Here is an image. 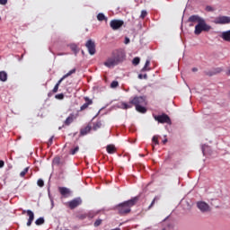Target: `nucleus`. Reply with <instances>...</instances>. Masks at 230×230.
Segmentation results:
<instances>
[{
	"label": "nucleus",
	"instance_id": "nucleus-48",
	"mask_svg": "<svg viewBox=\"0 0 230 230\" xmlns=\"http://www.w3.org/2000/svg\"><path fill=\"white\" fill-rule=\"evenodd\" d=\"M84 50H82V54H83V55H84Z\"/></svg>",
	"mask_w": 230,
	"mask_h": 230
},
{
	"label": "nucleus",
	"instance_id": "nucleus-2",
	"mask_svg": "<svg viewBox=\"0 0 230 230\" xmlns=\"http://www.w3.org/2000/svg\"><path fill=\"white\" fill-rule=\"evenodd\" d=\"M139 201V196L134 197L131 199H128L127 201H124L122 203H119L117 205L116 209L121 217H124V215H128L132 211V208L137 204Z\"/></svg>",
	"mask_w": 230,
	"mask_h": 230
},
{
	"label": "nucleus",
	"instance_id": "nucleus-46",
	"mask_svg": "<svg viewBox=\"0 0 230 230\" xmlns=\"http://www.w3.org/2000/svg\"><path fill=\"white\" fill-rule=\"evenodd\" d=\"M226 75H230V68L226 71Z\"/></svg>",
	"mask_w": 230,
	"mask_h": 230
},
{
	"label": "nucleus",
	"instance_id": "nucleus-38",
	"mask_svg": "<svg viewBox=\"0 0 230 230\" xmlns=\"http://www.w3.org/2000/svg\"><path fill=\"white\" fill-rule=\"evenodd\" d=\"M58 84H56L55 86H54V88H53V90H52V93H58Z\"/></svg>",
	"mask_w": 230,
	"mask_h": 230
},
{
	"label": "nucleus",
	"instance_id": "nucleus-10",
	"mask_svg": "<svg viewBox=\"0 0 230 230\" xmlns=\"http://www.w3.org/2000/svg\"><path fill=\"white\" fill-rule=\"evenodd\" d=\"M81 204L82 199L75 198L68 202V208H70V209H75V208H78V206H80Z\"/></svg>",
	"mask_w": 230,
	"mask_h": 230
},
{
	"label": "nucleus",
	"instance_id": "nucleus-29",
	"mask_svg": "<svg viewBox=\"0 0 230 230\" xmlns=\"http://www.w3.org/2000/svg\"><path fill=\"white\" fill-rule=\"evenodd\" d=\"M150 66V60H146L142 71H149L150 69H146Z\"/></svg>",
	"mask_w": 230,
	"mask_h": 230
},
{
	"label": "nucleus",
	"instance_id": "nucleus-36",
	"mask_svg": "<svg viewBox=\"0 0 230 230\" xmlns=\"http://www.w3.org/2000/svg\"><path fill=\"white\" fill-rule=\"evenodd\" d=\"M155 200H157V197H155L153 201L151 202L150 206L148 207V209H151V208H154V204H155Z\"/></svg>",
	"mask_w": 230,
	"mask_h": 230
},
{
	"label": "nucleus",
	"instance_id": "nucleus-41",
	"mask_svg": "<svg viewBox=\"0 0 230 230\" xmlns=\"http://www.w3.org/2000/svg\"><path fill=\"white\" fill-rule=\"evenodd\" d=\"M206 10H207V12H213L214 9H213V7L208 5L206 7Z\"/></svg>",
	"mask_w": 230,
	"mask_h": 230
},
{
	"label": "nucleus",
	"instance_id": "nucleus-31",
	"mask_svg": "<svg viewBox=\"0 0 230 230\" xmlns=\"http://www.w3.org/2000/svg\"><path fill=\"white\" fill-rule=\"evenodd\" d=\"M118 85H119V83H118V81H113L111 84V87L112 89H116V87H118Z\"/></svg>",
	"mask_w": 230,
	"mask_h": 230
},
{
	"label": "nucleus",
	"instance_id": "nucleus-35",
	"mask_svg": "<svg viewBox=\"0 0 230 230\" xmlns=\"http://www.w3.org/2000/svg\"><path fill=\"white\" fill-rule=\"evenodd\" d=\"M146 15H148V13H146V11H142L140 14V19H145Z\"/></svg>",
	"mask_w": 230,
	"mask_h": 230
},
{
	"label": "nucleus",
	"instance_id": "nucleus-34",
	"mask_svg": "<svg viewBox=\"0 0 230 230\" xmlns=\"http://www.w3.org/2000/svg\"><path fill=\"white\" fill-rule=\"evenodd\" d=\"M152 141L155 145H159V140H158L157 136H154L152 138Z\"/></svg>",
	"mask_w": 230,
	"mask_h": 230
},
{
	"label": "nucleus",
	"instance_id": "nucleus-30",
	"mask_svg": "<svg viewBox=\"0 0 230 230\" xmlns=\"http://www.w3.org/2000/svg\"><path fill=\"white\" fill-rule=\"evenodd\" d=\"M37 184L40 188H44V180L39 179Z\"/></svg>",
	"mask_w": 230,
	"mask_h": 230
},
{
	"label": "nucleus",
	"instance_id": "nucleus-17",
	"mask_svg": "<svg viewBox=\"0 0 230 230\" xmlns=\"http://www.w3.org/2000/svg\"><path fill=\"white\" fill-rule=\"evenodd\" d=\"M200 21H204V19L200 18L199 15H191L189 18V22H198V23H199Z\"/></svg>",
	"mask_w": 230,
	"mask_h": 230
},
{
	"label": "nucleus",
	"instance_id": "nucleus-22",
	"mask_svg": "<svg viewBox=\"0 0 230 230\" xmlns=\"http://www.w3.org/2000/svg\"><path fill=\"white\" fill-rule=\"evenodd\" d=\"M46 220H44V217H39L36 221L35 224L36 226H42Z\"/></svg>",
	"mask_w": 230,
	"mask_h": 230
},
{
	"label": "nucleus",
	"instance_id": "nucleus-25",
	"mask_svg": "<svg viewBox=\"0 0 230 230\" xmlns=\"http://www.w3.org/2000/svg\"><path fill=\"white\" fill-rule=\"evenodd\" d=\"M78 150H80V147L78 146H76L75 148L70 150V155H75L77 154Z\"/></svg>",
	"mask_w": 230,
	"mask_h": 230
},
{
	"label": "nucleus",
	"instance_id": "nucleus-1",
	"mask_svg": "<svg viewBox=\"0 0 230 230\" xmlns=\"http://www.w3.org/2000/svg\"><path fill=\"white\" fill-rule=\"evenodd\" d=\"M122 107L123 109H132L135 107L137 112H140V114H145L146 113V97H131L128 102H122Z\"/></svg>",
	"mask_w": 230,
	"mask_h": 230
},
{
	"label": "nucleus",
	"instance_id": "nucleus-7",
	"mask_svg": "<svg viewBox=\"0 0 230 230\" xmlns=\"http://www.w3.org/2000/svg\"><path fill=\"white\" fill-rule=\"evenodd\" d=\"M197 208L201 211V213H208V211H211L209 205L204 201L198 202Z\"/></svg>",
	"mask_w": 230,
	"mask_h": 230
},
{
	"label": "nucleus",
	"instance_id": "nucleus-4",
	"mask_svg": "<svg viewBox=\"0 0 230 230\" xmlns=\"http://www.w3.org/2000/svg\"><path fill=\"white\" fill-rule=\"evenodd\" d=\"M112 57L114 58L115 61H117V64H121L126 58L125 51L119 49V50H115L112 53Z\"/></svg>",
	"mask_w": 230,
	"mask_h": 230
},
{
	"label": "nucleus",
	"instance_id": "nucleus-5",
	"mask_svg": "<svg viewBox=\"0 0 230 230\" xmlns=\"http://www.w3.org/2000/svg\"><path fill=\"white\" fill-rule=\"evenodd\" d=\"M85 48L88 49L89 55H96V44L93 40H88L86 41Z\"/></svg>",
	"mask_w": 230,
	"mask_h": 230
},
{
	"label": "nucleus",
	"instance_id": "nucleus-19",
	"mask_svg": "<svg viewBox=\"0 0 230 230\" xmlns=\"http://www.w3.org/2000/svg\"><path fill=\"white\" fill-rule=\"evenodd\" d=\"M106 151L109 154H116V146L115 145H108L106 146Z\"/></svg>",
	"mask_w": 230,
	"mask_h": 230
},
{
	"label": "nucleus",
	"instance_id": "nucleus-9",
	"mask_svg": "<svg viewBox=\"0 0 230 230\" xmlns=\"http://www.w3.org/2000/svg\"><path fill=\"white\" fill-rule=\"evenodd\" d=\"M123 24H125V22H123L122 20H111L110 22L111 28L114 31L119 30V28H121Z\"/></svg>",
	"mask_w": 230,
	"mask_h": 230
},
{
	"label": "nucleus",
	"instance_id": "nucleus-42",
	"mask_svg": "<svg viewBox=\"0 0 230 230\" xmlns=\"http://www.w3.org/2000/svg\"><path fill=\"white\" fill-rule=\"evenodd\" d=\"M4 166V161L0 160V168H3Z\"/></svg>",
	"mask_w": 230,
	"mask_h": 230
},
{
	"label": "nucleus",
	"instance_id": "nucleus-37",
	"mask_svg": "<svg viewBox=\"0 0 230 230\" xmlns=\"http://www.w3.org/2000/svg\"><path fill=\"white\" fill-rule=\"evenodd\" d=\"M138 78H139L140 80H143V78L146 79V78H148V76L146 75V74H145L144 75H141V74H139V75H138Z\"/></svg>",
	"mask_w": 230,
	"mask_h": 230
},
{
	"label": "nucleus",
	"instance_id": "nucleus-11",
	"mask_svg": "<svg viewBox=\"0 0 230 230\" xmlns=\"http://www.w3.org/2000/svg\"><path fill=\"white\" fill-rule=\"evenodd\" d=\"M24 213H27V216L29 217V219L27 221V226L28 227H30V226L33 224V220H35V214L31 210H23L22 215H24Z\"/></svg>",
	"mask_w": 230,
	"mask_h": 230
},
{
	"label": "nucleus",
	"instance_id": "nucleus-45",
	"mask_svg": "<svg viewBox=\"0 0 230 230\" xmlns=\"http://www.w3.org/2000/svg\"><path fill=\"white\" fill-rule=\"evenodd\" d=\"M163 143H164V145H165V143H168V139H164V141H163Z\"/></svg>",
	"mask_w": 230,
	"mask_h": 230
},
{
	"label": "nucleus",
	"instance_id": "nucleus-18",
	"mask_svg": "<svg viewBox=\"0 0 230 230\" xmlns=\"http://www.w3.org/2000/svg\"><path fill=\"white\" fill-rule=\"evenodd\" d=\"M73 121H75V115L74 114H70L67 118H66V119L65 120V125L66 126V127H69V125L71 124V123H73Z\"/></svg>",
	"mask_w": 230,
	"mask_h": 230
},
{
	"label": "nucleus",
	"instance_id": "nucleus-47",
	"mask_svg": "<svg viewBox=\"0 0 230 230\" xmlns=\"http://www.w3.org/2000/svg\"><path fill=\"white\" fill-rule=\"evenodd\" d=\"M49 96H51V93H49Z\"/></svg>",
	"mask_w": 230,
	"mask_h": 230
},
{
	"label": "nucleus",
	"instance_id": "nucleus-15",
	"mask_svg": "<svg viewBox=\"0 0 230 230\" xmlns=\"http://www.w3.org/2000/svg\"><path fill=\"white\" fill-rule=\"evenodd\" d=\"M84 102H85V103H84L80 107V111H85V110L89 109V105H93V100L89 99V97H84Z\"/></svg>",
	"mask_w": 230,
	"mask_h": 230
},
{
	"label": "nucleus",
	"instance_id": "nucleus-26",
	"mask_svg": "<svg viewBox=\"0 0 230 230\" xmlns=\"http://www.w3.org/2000/svg\"><path fill=\"white\" fill-rule=\"evenodd\" d=\"M139 62H141V59L137 57L132 60L133 66H139Z\"/></svg>",
	"mask_w": 230,
	"mask_h": 230
},
{
	"label": "nucleus",
	"instance_id": "nucleus-24",
	"mask_svg": "<svg viewBox=\"0 0 230 230\" xmlns=\"http://www.w3.org/2000/svg\"><path fill=\"white\" fill-rule=\"evenodd\" d=\"M97 20H98V21H107V17H105V14L100 13L97 15Z\"/></svg>",
	"mask_w": 230,
	"mask_h": 230
},
{
	"label": "nucleus",
	"instance_id": "nucleus-23",
	"mask_svg": "<svg viewBox=\"0 0 230 230\" xmlns=\"http://www.w3.org/2000/svg\"><path fill=\"white\" fill-rule=\"evenodd\" d=\"M98 128H102V122L101 121H97V122L93 123V130H98Z\"/></svg>",
	"mask_w": 230,
	"mask_h": 230
},
{
	"label": "nucleus",
	"instance_id": "nucleus-28",
	"mask_svg": "<svg viewBox=\"0 0 230 230\" xmlns=\"http://www.w3.org/2000/svg\"><path fill=\"white\" fill-rule=\"evenodd\" d=\"M29 170H30V167H26L23 171L20 172V177H24L28 173Z\"/></svg>",
	"mask_w": 230,
	"mask_h": 230
},
{
	"label": "nucleus",
	"instance_id": "nucleus-40",
	"mask_svg": "<svg viewBox=\"0 0 230 230\" xmlns=\"http://www.w3.org/2000/svg\"><path fill=\"white\" fill-rule=\"evenodd\" d=\"M7 3H8V0H0V4L4 5V4H7Z\"/></svg>",
	"mask_w": 230,
	"mask_h": 230
},
{
	"label": "nucleus",
	"instance_id": "nucleus-8",
	"mask_svg": "<svg viewBox=\"0 0 230 230\" xmlns=\"http://www.w3.org/2000/svg\"><path fill=\"white\" fill-rule=\"evenodd\" d=\"M155 121H158V123H172L170 117L164 113L162 115L155 116Z\"/></svg>",
	"mask_w": 230,
	"mask_h": 230
},
{
	"label": "nucleus",
	"instance_id": "nucleus-39",
	"mask_svg": "<svg viewBox=\"0 0 230 230\" xmlns=\"http://www.w3.org/2000/svg\"><path fill=\"white\" fill-rule=\"evenodd\" d=\"M53 145V137H51L48 141V146H51Z\"/></svg>",
	"mask_w": 230,
	"mask_h": 230
},
{
	"label": "nucleus",
	"instance_id": "nucleus-13",
	"mask_svg": "<svg viewBox=\"0 0 230 230\" xmlns=\"http://www.w3.org/2000/svg\"><path fill=\"white\" fill-rule=\"evenodd\" d=\"M58 191L65 199H67L71 195V190L67 187H58Z\"/></svg>",
	"mask_w": 230,
	"mask_h": 230
},
{
	"label": "nucleus",
	"instance_id": "nucleus-33",
	"mask_svg": "<svg viewBox=\"0 0 230 230\" xmlns=\"http://www.w3.org/2000/svg\"><path fill=\"white\" fill-rule=\"evenodd\" d=\"M78 218L79 220H85V218H87V213L79 215Z\"/></svg>",
	"mask_w": 230,
	"mask_h": 230
},
{
	"label": "nucleus",
	"instance_id": "nucleus-49",
	"mask_svg": "<svg viewBox=\"0 0 230 230\" xmlns=\"http://www.w3.org/2000/svg\"><path fill=\"white\" fill-rule=\"evenodd\" d=\"M0 21H1V17H0Z\"/></svg>",
	"mask_w": 230,
	"mask_h": 230
},
{
	"label": "nucleus",
	"instance_id": "nucleus-44",
	"mask_svg": "<svg viewBox=\"0 0 230 230\" xmlns=\"http://www.w3.org/2000/svg\"><path fill=\"white\" fill-rule=\"evenodd\" d=\"M192 71H193V73H197V71H199V69L197 67H193Z\"/></svg>",
	"mask_w": 230,
	"mask_h": 230
},
{
	"label": "nucleus",
	"instance_id": "nucleus-21",
	"mask_svg": "<svg viewBox=\"0 0 230 230\" xmlns=\"http://www.w3.org/2000/svg\"><path fill=\"white\" fill-rule=\"evenodd\" d=\"M94 217H96V212L94 211H89L86 213V218L93 219Z\"/></svg>",
	"mask_w": 230,
	"mask_h": 230
},
{
	"label": "nucleus",
	"instance_id": "nucleus-20",
	"mask_svg": "<svg viewBox=\"0 0 230 230\" xmlns=\"http://www.w3.org/2000/svg\"><path fill=\"white\" fill-rule=\"evenodd\" d=\"M6 80H8V74H6L5 71H1L0 72V81L6 82Z\"/></svg>",
	"mask_w": 230,
	"mask_h": 230
},
{
	"label": "nucleus",
	"instance_id": "nucleus-6",
	"mask_svg": "<svg viewBox=\"0 0 230 230\" xmlns=\"http://www.w3.org/2000/svg\"><path fill=\"white\" fill-rule=\"evenodd\" d=\"M215 24H229L230 17L229 16H217L214 19Z\"/></svg>",
	"mask_w": 230,
	"mask_h": 230
},
{
	"label": "nucleus",
	"instance_id": "nucleus-27",
	"mask_svg": "<svg viewBox=\"0 0 230 230\" xmlns=\"http://www.w3.org/2000/svg\"><path fill=\"white\" fill-rule=\"evenodd\" d=\"M103 222V220L98 218L94 223L93 226L94 227H100V226H102V223Z\"/></svg>",
	"mask_w": 230,
	"mask_h": 230
},
{
	"label": "nucleus",
	"instance_id": "nucleus-43",
	"mask_svg": "<svg viewBox=\"0 0 230 230\" xmlns=\"http://www.w3.org/2000/svg\"><path fill=\"white\" fill-rule=\"evenodd\" d=\"M128 42H130V40L128 38H126L125 44H128Z\"/></svg>",
	"mask_w": 230,
	"mask_h": 230
},
{
	"label": "nucleus",
	"instance_id": "nucleus-14",
	"mask_svg": "<svg viewBox=\"0 0 230 230\" xmlns=\"http://www.w3.org/2000/svg\"><path fill=\"white\" fill-rule=\"evenodd\" d=\"M75 73H76V68H74L72 70H70L68 73H66L65 75H63L56 84H58V87H60V84H62V82H64V80H66V78H67L68 76H71V75H75Z\"/></svg>",
	"mask_w": 230,
	"mask_h": 230
},
{
	"label": "nucleus",
	"instance_id": "nucleus-3",
	"mask_svg": "<svg viewBox=\"0 0 230 230\" xmlns=\"http://www.w3.org/2000/svg\"><path fill=\"white\" fill-rule=\"evenodd\" d=\"M211 30V26L208 25L206 23V21L201 20L196 26H195V31L194 33L195 35H200L202 31H209Z\"/></svg>",
	"mask_w": 230,
	"mask_h": 230
},
{
	"label": "nucleus",
	"instance_id": "nucleus-32",
	"mask_svg": "<svg viewBox=\"0 0 230 230\" xmlns=\"http://www.w3.org/2000/svg\"><path fill=\"white\" fill-rule=\"evenodd\" d=\"M56 100H64V93H58L55 95Z\"/></svg>",
	"mask_w": 230,
	"mask_h": 230
},
{
	"label": "nucleus",
	"instance_id": "nucleus-16",
	"mask_svg": "<svg viewBox=\"0 0 230 230\" xmlns=\"http://www.w3.org/2000/svg\"><path fill=\"white\" fill-rule=\"evenodd\" d=\"M92 128H93V126H91V125L86 126L85 128H84L80 130V135L87 136V134H89V132H91Z\"/></svg>",
	"mask_w": 230,
	"mask_h": 230
},
{
	"label": "nucleus",
	"instance_id": "nucleus-12",
	"mask_svg": "<svg viewBox=\"0 0 230 230\" xmlns=\"http://www.w3.org/2000/svg\"><path fill=\"white\" fill-rule=\"evenodd\" d=\"M104 66L109 68L118 66V63H117L116 59L114 58V56L108 58L106 59V61L104 62Z\"/></svg>",
	"mask_w": 230,
	"mask_h": 230
}]
</instances>
